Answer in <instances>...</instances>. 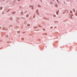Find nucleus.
Returning <instances> with one entry per match:
<instances>
[{
    "instance_id": "nucleus-1",
    "label": "nucleus",
    "mask_w": 77,
    "mask_h": 77,
    "mask_svg": "<svg viewBox=\"0 0 77 77\" xmlns=\"http://www.w3.org/2000/svg\"><path fill=\"white\" fill-rule=\"evenodd\" d=\"M27 26H28V27H29V26H30V24H27Z\"/></svg>"
},
{
    "instance_id": "nucleus-2",
    "label": "nucleus",
    "mask_w": 77,
    "mask_h": 77,
    "mask_svg": "<svg viewBox=\"0 0 77 77\" xmlns=\"http://www.w3.org/2000/svg\"><path fill=\"white\" fill-rule=\"evenodd\" d=\"M58 13H59L58 12H57L56 14H57V15H58V14H59Z\"/></svg>"
},
{
    "instance_id": "nucleus-3",
    "label": "nucleus",
    "mask_w": 77,
    "mask_h": 77,
    "mask_svg": "<svg viewBox=\"0 0 77 77\" xmlns=\"http://www.w3.org/2000/svg\"><path fill=\"white\" fill-rule=\"evenodd\" d=\"M26 17H29V15L28 14H27L26 15Z\"/></svg>"
},
{
    "instance_id": "nucleus-4",
    "label": "nucleus",
    "mask_w": 77,
    "mask_h": 77,
    "mask_svg": "<svg viewBox=\"0 0 77 77\" xmlns=\"http://www.w3.org/2000/svg\"><path fill=\"white\" fill-rule=\"evenodd\" d=\"M55 7H57V5H55Z\"/></svg>"
},
{
    "instance_id": "nucleus-5",
    "label": "nucleus",
    "mask_w": 77,
    "mask_h": 77,
    "mask_svg": "<svg viewBox=\"0 0 77 77\" xmlns=\"http://www.w3.org/2000/svg\"><path fill=\"white\" fill-rule=\"evenodd\" d=\"M21 15H23V12L21 13Z\"/></svg>"
},
{
    "instance_id": "nucleus-6",
    "label": "nucleus",
    "mask_w": 77,
    "mask_h": 77,
    "mask_svg": "<svg viewBox=\"0 0 77 77\" xmlns=\"http://www.w3.org/2000/svg\"><path fill=\"white\" fill-rule=\"evenodd\" d=\"M21 0H17L18 2H20Z\"/></svg>"
},
{
    "instance_id": "nucleus-7",
    "label": "nucleus",
    "mask_w": 77,
    "mask_h": 77,
    "mask_svg": "<svg viewBox=\"0 0 77 77\" xmlns=\"http://www.w3.org/2000/svg\"><path fill=\"white\" fill-rule=\"evenodd\" d=\"M22 40H23V38H22Z\"/></svg>"
}]
</instances>
